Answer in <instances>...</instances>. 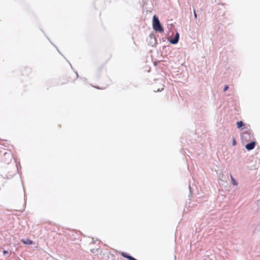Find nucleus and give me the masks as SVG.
Instances as JSON below:
<instances>
[{
	"mask_svg": "<svg viewBox=\"0 0 260 260\" xmlns=\"http://www.w3.org/2000/svg\"><path fill=\"white\" fill-rule=\"evenodd\" d=\"M241 136L243 141H251L254 139L253 134L250 129L244 127L241 129Z\"/></svg>",
	"mask_w": 260,
	"mask_h": 260,
	"instance_id": "f257e3e1",
	"label": "nucleus"
},
{
	"mask_svg": "<svg viewBox=\"0 0 260 260\" xmlns=\"http://www.w3.org/2000/svg\"><path fill=\"white\" fill-rule=\"evenodd\" d=\"M152 26L153 28L155 31L159 32H164V28L161 26L159 19L156 16V15H154L153 17Z\"/></svg>",
	"mask_w": 260,
	"mask_h": 260,
	"instance_id": "f03ea898",
	"label": "nucleus"
},
{
	"mask_svg": "<svg viewBox=\"0 0 260 260\" xmlns=\"http://www.w3.org/2000/svg\"><path fill=\"white\" fill-rule=\"evenodd\" d=\"M179 40V34L177 32L176 34L175 35L173 38H170L168 40V41L171 43V44H176L178 43Z\"/></svg>",
	"mask_w": 260,
	"mask_h": 260,
	"instance_id": "7ed1b4c3",
	"label": "nucleus"
},
{
	"mask_svg": "<svg viewBox=\"0 0 260 260\" xmlns=\"http://www.w3.org/2000/svg\"><path fill=\"white\" fill-rule=\"evenodd\" d=\"M255 141H254V139L252 140L251 142H250L249 143H247L246 145H245V148L247 150H251L252 149H253L255 146Z\"/></svg>",
	"mask_w": 260,
	"mask_h": 260,
	"instance_id": "20e7f679",
	"label": "nucleus"
},
{
	"mask_svg": "<svg viewBox=\"0 0 260 260\" xmlns=\"http://www.w3.org/2000/svg\"><path fill=\"white\" fill-rule=\"evenodd\" d=\"M4 157H7L8 158V160H5V162L7 164H9L10 161L12 159V155L9 152H5L4 154Z\"/></svg>",
	"mask_w": 260,
	"mask_h": 260,
	"instance_id": "39448f33",
	"label": "nucleus"
},
{
	"mask_svg": "<svg viewBox=\"0 0 260 260\" xmlns=\"http://www.w3.org/2000/svg\"><path fill=\"white\" fill-rule=\"evenodd\" d=\"M21 241L26 245H30L33 243V241L29 239H22Z\"/></svg>",
	"mask_w": 260,
	"mask_h": 260,
	"instance_id": "423d86ee",
	"label": "nucleus"
},
{
	"mask_svg": "<svg viewBox=\"0 0 260 260\" xmlns=\"http://www.w3.org/2000/svg\"><path fill=\"white\" fill-rule=\"evenodd\" d=\"M237 126L238 128H242L245 126V123L242 121H238L237 122Z\"/></svg>",
	"mask_w": 260,
	"mask_h": 260,
	"instance_id": "0eeeda50",
	"label": "nucleus"
},
{
	"mask_svg": "<svg viewBox=\"0 0 260 260\" xmlns=\"http://www.w3.org/2000/svg\"><path fill=\"white\" fill-rule=\"evenodd\" d=\"M231 178L232 181V183L233 185L236 186L238 184L236 180L233 178L232 175H231Z\"/></svg>",
	"mask_w": 260,
	"mask_h": 260,
	"instance_id": "6e6552de",
	"label": "nucleus"
},
{
	"mask_svg": "<svg viewBox=\"0 0 260 260\" xmlns=\"http://www.w3.org/2000/svg\"><path fill=\"white\" fill-rule=\"evenodd\" d=\"M193 15H194V19L196 20H197V14L196 12L194 9L193 10Z\"/></svg>",
	"mask_w": 260,
	"mask_h": 260,
	"instance_id": "1a4fd4ad",
	"label": "nucleus"
},
{
	"mask_svg": "<svg viewBox=\"0 0 260 260\" xmlns=\"http://www.w3.org/2000/svg\"><path fill=\"white\" fill-rule=\"evenodd\" d=\"M4 254L7 257H9V255H7L8 254V251L7 250H4L3 251Z\"/></svg>",
	"mask_w": 260,
	"mask_h": 260,
	"instance_id": "9d476101",
	"label": "nucleus"
},
{
	"mask_svg": "<svg viewBox=\"0 0 260 260\" xmlns=\"http://www.w3.org/2000/svg\"><path fill=\"white\" fill-rule=\"evenodd\" d=\"M229 88V86L226 85L224 86V88H223V91L225 92Z\"/></svg>",
	"mask_w": 260,
	"mask_h": 260,
	"instance_id": "9b49d317",
	"label": "nucleus"
},
{
	"mask_svg": "<svg viewBox=\"0 0 260 260\" xmlns=\"http://www.w3.org/2000/svg\"><path fill=\"white\" fill-rule=\"evenodd\" d=\"M164 86L162 87H161V88L160 89H157V90L156 91L157 92H159V91H161L164 90Z\"/></svg>",
	"mask_w": 260,
	"mask_h": 260,
	"instance_id": "f8f14e48",
	"label": "nucleus"
},
{
	"mask_svg": "<svg viewBox=\"0 0 260 260\" xmlns=\"http://www.w3.org/2000/svg\"><path fill=\"white\" fill-rule=\"evenodd\" d=\"M189 189L190 194H191L192 193V189H191L190 185H189Z\"/></svg>",
	"mask_w": 260,
	"mask_h": 260,
	"instance_id": "ddd939ff",
	"label": "nucleus"
},
{
	"mask_svg": "<svg viewBox=\"0 0 260 260\" xmlns=\"http://www.w3.org/2000/svg\"><path fill=\"white\" fill-rule=\"evenodd\" d=\"M232 144H233V145H234V146L236 144V142L235 139L233 140Z\"/></svg>",
	"mask_w": 260,
	"mask_h": 260,
	"instance_id": "4468645a",
	"label": "nucleus"
},
{
	"mask_svg": "<svg viewBox=\"0 0 260 260\" xmlns=\"http://www.w3.org/2000/svg\"><path fill=\"white\" fill-rule=\"evenodd\" d=\"M91 252L93 253H95V249H91Z\"/></svg>",
	"mask_w": 260,
	"mask_h": 260,
	"instance_id": "2eb2a0df",
	"label": "nucleus"
},
{
	"mask_svg": "<svg viewBox=\"0 0 260 260\" xmlns=\"http://www.w3.org/2000/svg\"><path fill=\"white\" fill-rule=\"evenodd\" d=\"M53 45L56 48V49H57V51H58V52L59 53H60V51H59V49L55 46V45H54V44H53Z\"/></svg>",
	"mask_w": 260,
	"mask_h": 260,
	"instance_id": "dca6fc26",
	"label": "nucleus"
},
{
	"mask_svg": "<svg viewBox=\"0 0 260 260\" xmlns=\"http://www.w3.org/2000/svg\"><path fill=\"white\" fill-rule=\"evenodd\" d=\"M75 73L76 74L77 76V77H78V73H77V72H75Z\"/></svg>",
	"mask_w": 260,
	"mask_h": 260,
	"instance_id": "f3484780",
	"label": "nucleus"
},
{
	"mask_svg": "<svg viewBox=\"0 0 260 260\" xmlns=\"http://www.w3.org/2000/svg\"><path fill=\"white\" fill-rule=\"evenodd\" d=\"M95 87L96 88H98V89H100V88H101V89H103L102 88H99V87Z\"/></svg>",
	"mask_w": 260,
	"mask_h": 260,
	"instance_id": "a211bd4d",
	"label": "nucleus"
},
{
	"mask_svg": "<svg viewBox=\"0 0 260 260\" xmlns=\"http://www.w3.org/2000/svg\"><path fill=\"white\" fill-rule=\"evenodd\" d=\"M68 62L70 63V66L72 68V64L70 63V62H69V61H68Z\"/></svg>",
	"mask_w": 260,
	"mask_h": 260,
	"instance_id": "6ab92c4d",
	"label": "nucleus"
}]
</instances>
